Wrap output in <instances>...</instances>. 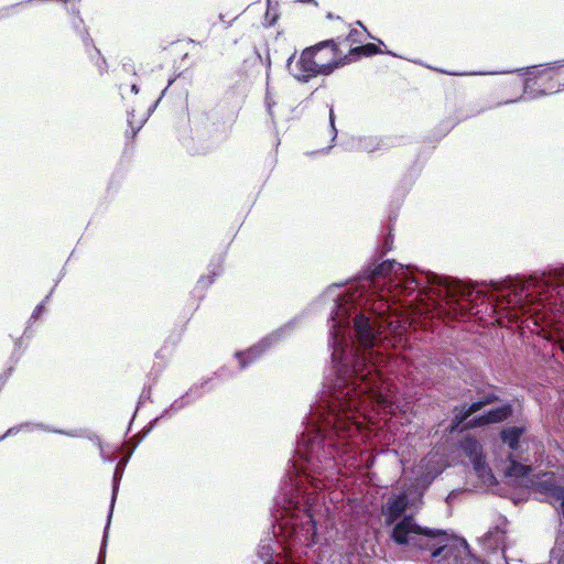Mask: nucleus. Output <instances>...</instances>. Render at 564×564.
Returning <instances> with one entry per match:
<instances>
[{
    "instance_id": "obj_12",
    "label": "nucleus",
    "mask_w": 564,
    "mask_h": 564,
    "mask_svg": "<svg viewBox=\"0 0 564 564\" xmlns=\"http://www.w3.org/2000/svg\"><path fill=\"white\" fill-rule=\"evenodd\" d=\"M380 52L379 47L373 43H367L360 46H356L349 50L348 52V63L352 58H357L360 56H372Z\"/></svg>"
},
{
    "instance_id": "obj_3",
    "label": "nucleus",
    "mask_w": 564,
    "mask_h": 564,
    "mask_svg": "<svg viewBox=\"0 0 564 564\" xmlns=\"http://www.w3.org/2000/svg\"><path fill=\"white\" fill-rule=\"evenodd\" d=\"M391 538L399 545L411 543L412 546L419 550L431 551L436 544V539H442V542L446 541V532L440 529L421 527L414 522L412 516H405L393 527Z\"/></svg>"
},
{
    "instance_id": "obj_17",
    "label": "nucleus",
    "mask_w": 564,
    "mask_h": 564,
    "mask_svg": "<svg viewBox=\"0 0 564 564\" xmlns=\"http://www.w3.org/2000/svg\"><path fill=\"white\" fill-rule=\"evenodd\" d=\"M445 293H446V295H449V296H453V297L458 295V294H460L462 296L465 295L464 292L458 291L457 288L452 286V285H449L447 283L445 284Z\"/></svg>"
},
{
    "instance_id": "obj_20",
    "label": "nucleus",
    "mask_w": 564,
    "mask_h": 564,
    "mask_svg": "<svg viewBox=\"0 0 564 564\" xmlns=\"http://www.w3.org/2000/svg\"><path fill=\"white\" fill-rule=\"evenodd\" d=\"M130 89L134 94H138V91H139V88H138L137 84H131Z\"/></svg>"
},
{
    "instance_id": "obj_10",
    "label": "nucleus",
    "mask_w": 564,
    "mask_h": 564,
    "mask_svg": "<svg viewBox=\"0 0 564 564\" xmlns=\"http://www.w3.org/2000/svg\"><path fill=\"white\" fill-rule=\"evenodd\" d=\"M509 466L506 469V475L508 477L513 478H527L532 473V467L530 465H524L517 462L513 456L510 454L508 456Z\"/></svg>"
},
{
    "instance_id": "obj_8",
    "label": "nucleus",
    "mask_w": 564,
    "mask_h": 564,
    "mask_svg": "<svg viewBox=\"0 0 564 564\" xmlns=\"http://www.w3.org/2000/svg\"><path fill=\"white\" fill-rule=\"evenodd\" d=\"M524 432V426L506 427L500 432V440L503 444L508 445L511 451H517L520 447V438Z\"/></svg>"
},
{
    "instance_id": "obj_13",
    "label": "nucleus",
    "mask_w": 564,
    "mask_h": 564,
    "mask_svg": "<svg viewBox=\"0 0 564 564\" xmlns=\"http://www.w3.org/2000/svg\"><path fill=\"white\" fill-rule=\"evenodd\" d=\"M236 357L239 360L240 368L245 369L249 364L256 359V351L248 350L246 352H237Z\"/></svg>"
},
{
    "instance_id": "obj_1",
    "label": "nucleus",
    "mask_w": 564,
    "mask_h": 564,
    "mask_svg": "<svg viewBox=\"0 0 564 564\" xmlns=\"http://www.w3.org/2000/svg\"><path fill=\"white\" fill-rule=\"evenodd\" d=\"M355 337L358 348H350V356L346 354L343 345L335 341L336 347L332 354V360L338 381L347 388L346 395L351 392L364 394L372 392L379 387L381 376L376 366L372 348L376 346L379 332L375 324L364 314L354 318Z\"/></svg>"
},
{
    "instance_id": "obj_22",
    "label": "nucleus",
    "mask_w": 564,
    "mask_h": 564,
    "mask_svg": "<svg viewBox=\"0 0 564 564\" xmlns=\"http://www.w3.org/2000/svg\"><path fill=\"white\" fill-rule=\"evenodd\" d=\"M408 283L409 284L414 283L415 288L420 285V282L415 278H412L411 280H409Z\"/></svg>"
},
{
    "instance_id": "obj_7",
    "label": "nucleus",
    "mask_w": 564,
    "mask_h": 564,
    "mask_svg": "<svg viewBox=\"0 0 564 564\" xmlns=\"http://www.w3.org/2000/svg\"><path fill=\"white\" fill-rule=\"evenodd\" d=\"M395 264V261L384 260L378 264H373V267L365 269L360 273L359 279L375 285L379 281L388 278Z\"/></svg>"
},
{
    "instance_id": "obj_4",
    "label": "nucleus",
    "mask_w": 564,
    "mask_h": 564,
    "mask_svg": "<svg viewBox=\"0 0 564 564\" xmlns=\"http://www.w3.org/2000/svg\"><path fill=\"white\" fill-rule=\"evenodd\" d=\"M554 75H558L554 67L529 72V76L519 84V91L530 89L539 95H549L560 90L561 84L554 82Z\"/></svg>"
},
{
    "instance_id": "obj_6",
    "label": "nucleus",
    "mask_w": 564,
    "mask_h": 564,
    "mask_svg": "<svg viewBox=\"0 0 564 564\" xmlns=\"http://www.w3.org/2000/svg\"><path fill=\"white\" fill-rule=\"evenodd\" d=\"M474 393L476 394V400L473 403L478 408V410H482L485 406L497 403L500 401V397L498 394L499 388L489 382H478L474 384Z\"/></svg>"
},
{
    "instance_id": "obj_15",
    "label": "nucleus",
    "mask_w": 564,
    "mask_h": 564,
    "mask_svg": "<svg viewBox=\"0 0 564 564\" xmlns=\"http://www.w3.org/2000/svg\"><path fill=\"white\" fill-rule=\"evenodd\" d=\"M332 430L338 437H346L349 432V427L341 426L340 424H337L334 422Z\"/></svg>"
},
{
    "instance_id": "obj_16",
    "label": "nucleus",
    "mask_w": 564,
    "mask_h": 564,
    "mask_svg": "<svg viewBox=\"0 0 564 564\" xmlns=\"http://www.w3.org/2000/svg\"><path fill=\"white\" fill-rule=\"evenodd\" d=\"M91 58H96V65L98 66L100 73L104 72L105 69V65H106V61L104 57L100 56V53L98 50L95 48V54L91 55Z\"/></svg>"
},
{
    "instance_id": "obj_25",
    "label": "nucleus",
    "mask_w": 564,
    "mask_h": 564,
    "mask_svg": "<svg viewBox=\"0 0 564 564\" xmlns=\"http://www.w3.org/2000/svg\"><path fill=\"white\" fill-rule=\"evenodd\" d=\"M516 100H517V98L511 99V100H506V101H505V104H509V102H511V101H516Z\"/></svg>"
},
{
    "instance_id": "obj_2",
    "label": "nucleus",
    "mask_w": 564,
    "mask_h": 564,
    "mask_svg": "<svg viewBox=\"0 0 564 564\" xmlns=\"http://www.w3.org/2000/svg\"><path fill=\"white\" fill-rule=\"evenodd\" d=\"M341 37L321 41L305 47L292 68L293 77L301 83L322 75L328 76L348 63V55L340 50Z\"/></svg>"
},
{
    "instance_id": "obj_19",
    "label": "nucleus",
    "mask_w": 564,
    "mask_h": 564,
    "mask_svg": "<svg viewBox=\"0 0 564 564\" xmlns=\"http://www.w3.org/2000/svg\"><path fill=\"white\" fill-rule=\"evenodd\" d=\"M474 467L478 475H481L482 470L486 468L485 464L480 459L474 463Z\"/></svg>"
},
{
    "instance_id": "obj_11",
    "label": "nucleus",
    "mask_w": 564,
    "mask_h": 564,
    "mask_svg": "<svg viewBox=\"0 0 564 564\" xmlns=\"http://www.w3.org/2000/svg\"><path fill=\"white\" fill-rule=\"evenodd\" d=\"M478 411V408L473 402L465 403L460 409L455 408L454 417L452 420L453 429L464 423L468 417H470L474 413Z\"/></svg>"
},
{
    "instance_id": "obj_18",
    "label": "nucleus",
    "mask_w": 564,
    "mask_h": 564,
    "mask_svg": "<svg viewBox=\"0 0 564 564\" xmlns=\"http://www.w3.org/2000/svg\"><path fill=\"white\" fill-rule=\"evenodd\" d=\"M358 34H359V32L357 30H350L348 35L345 37V41H347V42H356Z\"/></svg>"
},
{
    "instance_id": "obj_24",
    "label": "nucleus",
    "mask_w": 564,
    "mask_h": 564,
    "mask_svg": "<svg viewBox=\"0 0 564 564\" xmlns=\"http://www.w3.org/2000/svg\"><path fill=\"white\" fill-rule=\"evenodd\" d=\"M378 402L382 405H386V399L383 397H380V399L378 400Z\"/></svg>"
},
{
    "instance_id": "obj_23",
    "label": "nucleus",
    "mask_w": 564,
    "mask_h": 564,
    "mask_svg": "<svg viewBox=\"0 0 564 564\" xmlns=\"http://www.w3.org/2000/svg\"><path fill=\"white\" fill-rule=\"evenodd\" d=\"M295 58V54H293L291 57H289L288 59V65L291 66L293 59Z\"/></svg>"
},
{
    "instance_id": "obj_9",
    "label": "nucleus",
    "mask_w": 564,
    "mask_h": 564,
    "mask_svg": "<svg viewBox=\"0 0 564 564\" xmlns=\"http://www.w3.org/2000/svg\"><path fill=\"white\" fill-rule=\"evenodd\" d=\"M408 507L405 495H400L393 499H389L386 505V513L389 522H393L399 519Z\"/></svg>"
},
{
    "instance_id": "obj_5",
    "label": "nucleus",
    "mask_w": 564,
    "mask_h": 564,
    "mask_svg": "<svg viewBox=\"0 0 564 564\" xmlns=\"http://www.w3.org/2000/svg\"><path fill=\"white\" fill-rule=\"evenodd\" d=\"M513 413V406L510 403H505L500 406L494 408L486 413L478 415L467 423V427L475 429L489 424H497L507 421Z\"/></svg>"
},
{
    "instance_id": "obj_14",
    "label": "nucleus",
    "mask_w": 564,
    "mask_h": 564,
    "mask_svg": "<svg viewBox=\"0 0 564 564\" xmlns=\"http://www.w3.org/2000/svg\"><path fill=\"white\" fill-rule=\"evenodd\" d=\"M446 547L447 545L445 544V542H442V540L436 542L435 546L431 550V557L433 560L438 561V558L441 557L442 553Z\"/></svg>"
},
{
    "instance_id": "obj_21",
    "label": "nucleus",
    "mask_w": 564,
    "mask_h": 564,
    "mask_svg": "<svg viewBox=\"0 0 564 564\" xmlns=\"http://www.w3.org/2000/svg\"><path fill=\"white\" fill-rule=\"evenodd\" d=\"M383 247H384L383 252H387V251H389V250L391 249V247H390V242L388 241V239H386V241H384V246H383Z\"/></svg>"
}]
</instances>
